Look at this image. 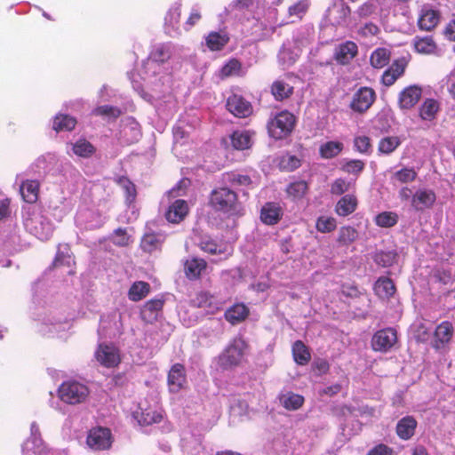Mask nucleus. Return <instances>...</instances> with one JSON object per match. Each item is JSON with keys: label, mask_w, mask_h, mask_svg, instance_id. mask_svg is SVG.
I'll return each instance as SVG.
<instances>
[{"label": "nucleus", "mask_w": 455, "mask_h": 455, "mask_svg": "<svg viewBox=\"0 0 455 455\" xmlns=\"http://www.w3.org/2000/svg\"><path fill=\"white\" fill-rule=\"evenodd\" d=\"M209 204L219 212L235 215L243 214L236 193L226 187L213 189L210 195Z\"/></svg>", "instance_id": "1"}, {"label": "nucleus", "mask_w": 455, "mask_h": 455, "mask_svg": "<svg viewBox=\"0 0 455 455\" xmlns=\"http://www.w3.org/2000/svg\"><path fill=\"white\" fill-rule=\"evenodd\" d=\"M295 124L296 116L288 110H283L268 120V135L275 140H283L291 135Z\"/></svg>", "instance_id": "2"}, {"label": "nucleus", "mask_w": 455, "mask_h": 455, "mask_svg": "<svg viewBox=\"0 0 455 455\" xmlns=\"http://www.w3.org/2000/svg\"><path fill=\"white\" fill-rule=\"evenodd\" d=\"M90 390L88 387L76 380L64 381L58 389L59 398L68 404H79L88 398Z\"/></svg>", "instance_id": "3"}, {"label": "nucleus", "mask_w": 455, "mask_h": 455, "mask_svg": "<svg viewBox=\"0 0 455 455\" xmlns=\"http://www.w3.org/2000/svg\"><path fill=\"white\" fill-rule=\"evenodd\" d=\"M246 347L247 345L243 339H235L220 355L221 365L226 368L238 365Z\"/></svg>", "instance_id": "4"}, {"label": "nucleus", "mask_w": 455, "mask_h": 455, "mask_svg": "<svg viewBox=\"0 0 455 455\" xmlns=\"http://www.w3.org/2000/svg\"><path fill=\"white\" fill-rule=\"evenodd\" d=\"M60 244L58 246L55 257L52 264L48 267L47 271L49 272H59L61 267H66L69 274L76 273V264L75 257L70 251V248L65 246L64 250L60 249Z\"/></svg>", "instance_id": "5"}, {"label": "nucleus", "mask_w": 455, "mask_h": 455, "mask_svg": "<svg viewBox=\"0 0 455 455\" xmlns=\"http://www.w3.org/2000/svg\"><path fill=\"white\" fill-rule=\"evenodd\" d=\"M86 443L94 451H104L111 447L112 434L108 428L95 427L89 431Z\"/></svg>", "instance_id": "6"}, {"label": "nucleus", "mask_w": 455, "mask_h": 455, "mask_svg": "<svg viewBox=\"0 0 455 455\" xmlns=\"http://www.w3.org/2000/svg\"><path fill=\"white\" fill-rule=\"evenodd\" d=\"M397 341L396 331L393 328H385L374 333L371 339V347L374 351L387 352Z\"/></svg>", "instance_id": "7"}, {"label": "nucleus", "mask_w": 455, "mask_h": 455, "mask_svg": "<svg viewBox=\"0 0 455 455\" xmlns=\"http://www.w3.org/2000/svg\"><path fill=\"white\" fill-rule=\"evenodd\" d=\"M94 355L97 362L106 368H115L121 363L119 351L113 345L100 344Z\"/></svg>", "instance_id": "8"}, {"label": "nucleus", "mask_w": 455, "mask_h": 455, "mask_svg": "<svg viewBox=\"0 0 455 455\" xmlns=\"http://www.w3.org/2000/svg\"><path fill=\"white\" fill-rule=\"evenodd\" d=\"M375 100L376 93L374 90L371 87L363 86L354 94L350 108L355 112L364 113L372 106Z\"/></svg>", "instance_id": "9"}, {"label": "nucleus", "mask_w": 455, "mask_h": 455, "mask_svg": "<svg viewBox=\"0 0 455 455\" xmlns=\"http://www.w3.org/2000/svg\"><path fill=\"white\" fill-rule=\"evenodd\" d=\"M191 306L202 308L206 314L213 315L220 310L221 303L219 299L206 291H200L196 293L190 299Z\"/></svg>", "instance_id": "10"}, {"label": "nucleus", "mask_w": 455, "mask_h": 455, "mask_svg": "<svg viewBox=\"0 0 455 455\" xmlns=\"http://www.w3.org/2000/svg\"><path fill=\"white\" fill-rule=\"evenodd\" d=\"M227 108L231 114L239 118H245L252 113L251 102L237 94H233L228 98Z\"/></svg>", "instance_id": "11"}, {"label": "nucleus", "mask_w": 455, "mask_h": 455, "mask_svg": "<svg viewBox=\"0 0 455 455\" xmlns=\"http://www.w3.org/2000/svg\"><path fill=\"white\" fill-rule=\"evenodd\" d=\"M436 201V195L432 189H418L411 197V206L416 212L431 209Z\"/></svg>", "instance_id": "12"}, {"label": "nucleus", "mask_w": 455, "mask_h": 455, "mask_svg": "<svg viewBox=\"0 0 455 455\" xmlns=\"http://www.w3.org/2000/svg\"><path fill=\"white\" fill-rule=\"evenodd\" d=\"M422 88L419 85L405 87L398 95V105L401 109H411L419 101Z\"/></svg>", "instance_id": "13"}, {"label": "nucleus", "mask_w": 455, "mask_h": 455, "mask_svg": "<svg viewBox=\"0 0 455 455\" xmlns=\"http://www.w3.org/2000/svg\"><path fill=\"white\" fill-rule=\"evenodd\" d=\"M440 20L441 13L438 10L423 6L418 19V27L423 31H432L437 27Z\"/></svg>", "instance_id": "14"}, {"label": "nucleus", "mask_w": 455, "mask_h": 455, "mask_svg": "<svg viewBox=\"0 0 455 455\" xmlns=\"http://www.w3.org/2000/svg\"><path fill=\"white\" fill-rule=\"evenodd\" d=\"M168 386L171 392L177 393L187 383L186 370L183 364L174 363L168 373Z\"/></svg>", "instance_id": "15"}, {"label": "nucleus", "mask_w": 455, "mask_h": 455, "mask_svg": "<svg viewBox=\"0 0 455 455\" xmlns=\"http://www.w3.org/2000/svg\"><path fill=\"white\" fill-rule=\"evenodd\" d=\"M454 327L451 322L443 321L438 324L434 332L433 347L441 349L448 344L453 336Z\"/></svg>", "instance_id": "16"}, {"label": "nucleus", "mask_w": 455, "mask_h": 455, "mask_svg": "<svg viewBox=\"0 0 455 455\" xmlns=\"http://www.w3.org/2000/svg\"><path fill=\"white\" fill-rule=\"evenodd\" d=\"M283 215V210L280 204L275 202L266 203L260 211V220L264 224L275 225Z\"/></svg>", "instance_id": "17"}, {"label": "nucleus", "mask_w": 455, "mask_h": 455, "mask_svg": "<svg viewBox=\"0 0 455 455\" xmlns=\"http://www.w3.org/2000/svg\"><path fill=\"white\" fill-rule=\"evenodd\" d=\"M358 53V48L355 43L347 41L339 44L334 53L335 60L340 65L348 64Z\"/></svg>", "instance_id": "18"}, {"label": "nucleus", "mask_w": 455, "mask_h": 455, "mask_svg": "<svg viewBox=\"0 0 455 455\" xmlns=\"http://www.w3.org/2000/svg\"><path fill=\"white\" fill-rule=\"evenodd\" d=\"M188 211L187 201L177 199L169 206L165 213V218L169 222L178 224L185 219Z\"/></svg>", "instance_id": "19"}, {"label": "nucleus", "mask_w": 455, "mask_h": 455, "mask_svg": "<svg viewBox=\"0 0 455 455\" xmlns=\"http://www.w3.org/2000/svg\"><path fill=\"white\" fill-rule=\"evenodd\" d=\"M418 422L412 416L402 418L396 424L395 432L402 440H410L415 434Z\"/></svg>", "instance_id": "20"}, {"label": "nucleus", "mask_w": 455, "mask_h": 455, "mask_svg": "<svg viewBox=\"0 0 455 455\" xmlns=\"http://www.w3.org/2000/svg\"><path fill=\"white\" fill-rule=\"evenodd\" d=\"M270 92L276 101H283L291 97L294 88L283 79H276L271 84Z\"/></svg>", "instance_id": "21"}, {"label": "nucleus", "mask_w": 455, "mask_h": 455, "mask_svg": "<svg viewBox=\"0 0 455 455\" xmlns=\"http://www.w3.org/2000/svg\"><path fill=\"white\" fill-rule=\"evenodd\" d=\"M413 48L419 54H435L437 50V44L432 36H415L413 38Z\"/></svg>", "instance_id": "22"}, {"label": "nucleus", "mask_w": 455, "mask_h": 455, "mask_svg": "<svg viewBox=\"0 0 455 455\" xmlns=\"http://www.w3.org/2000/svg\"><path fill=\"white\" fill-rule=\"evenodd\" d=\"M249 308L243 303H236L225 312V319L231 324H237L244 321L249 315Z\"/></svg>", "instance_id": "23"}, {"label": "nucleus", "mask_w": 455, "mask_h": 455, "mask_svg": "<svg viewBox=\"0 0 455 455\" xmlns=\"http://www.w3.org/2000/svg\"><path fill=\"white\" fill-rule=\"evenodd\" d=\"M309 191V185L305 180H295L291 182L285 188V193L291 201L302 200Z\"/></svg>", "instance_id": "24"}, {"label": "nucleus", "mask_w": 455, "mask_h": 455, "mask_svg": "<svg viewBox=\"0 0 455 455\" xmlns=\"http://www.w3.org/2000/svg\"><path fill=\"white\" fill-rule=\"evenodd\" d=\"M358 205V201L354 195H346L342 196L336 204L335 212L341 217H346L353 213Z\"/></svg>", "instance_id": "25"}, {"label": "nucleus", "mask_w": 455, "mask_h": 455, "mask_svg": "<svg viewBox=\"0 0 455 455\" xmlns=\"http://www.w3.org/2000/svg\"><path fill=\"white\" fill-rule=\"evenodd\" d=\"M207 263L203 259L192 258L187 259L184 263V272L186 276L190 279H197L202 272L206 269Z\"/></svg>", "instance_id": "26"}, {"label": "nucleus", "mask_w": 455, "mask_h": 455, "mask_svg": "<svg viewBox=\"0 0 455 455\" xmlns=\"http://www.w3.org/2000/svg\"><path fill=\"white\" fill-rule=\"evenodd\" d=\"M40 184L37 180H27L20 185V190L23 200L34 204L38 199Z\"/></svg>", "instance_id": "27"}, {"label": "nucleus", "mask_w": 455, "mask_h": 455, "mask_svg": "<svg viewBox=\"0 0 455 455\" xmlns=\"http://www.w3.org/2000/svg\"><path fill=\"white\" fill-rule=\"evenodd\" d=\"M278 400L280 404L287 411H297L301 408L305 403L303 395L291 391L279 395Z\"/></svg>", "instance_id": "28"}, {"label": "nucleus", "mask_w": 455, "mask_h": 455, "mask_svg": "<svg viewBox=\"0 0 455 455\" xmlns=\"http://www.w3.org/2000/svg\"><path fill=\"white\" fill-rule=\"evenodd\" d=\"M291 352L294 362L299 365H307L311 360L310 351L301 340L293 343Z\"/></svg>", "instance_id": "29"}, {"label": "nucleus", "mask_w": 455, "mask_h": 455, "mask_svg": "<svg viewBox=\"0 0 455 455\" xmlns=\"http://www.w3.org/2000/svg\"><path fill=\"white\" fill-rule=\"evenodd\" d=\"M164 243V237L160 234L156 233H147L143 235L140 247L146 252H153L156 250H160Z\"/></svg>", "instance_id": "30"}, {"label": "nucleus", "mask_w": 455, "mask_h": 455, "mask_svg": "<svg viewBox=\"0 0 455 455\" xmlns=\"http://www.w3.org/2000/svg\"><path fill=\"white\" fill-rule=\"evenodd\" d=\"M77 124L76 118L67 115V114H58L52 123V129L57 132H71L75 129Z\"/></svg>", "instance_id": "31"}, {"label": "nucleus", "mask_w": 455, "mask_h": 455, "mask_svg": "<svg viewBox=\"0 0 455 455\" xmlns=\"http://www.w3.org/2000/svg\"><path fill=\"white\" fill-rule=\"evenodd\" d=\"M229 42L227 33L211 32L205 38L206 46L212 52L222 50Z\"/></svg>", "instance_id": "32"}, {"label": "nucleus", "mask_w": 455, "mask_h": 455, "mask_svg": "<svg viewBox=\"0 0 455 455\" xmlns=\"http://www.w3.org/2000/svg\"><path fill=\"white\" fill-rule=\"evenodd\" d=\"M398 258L399 255L395 250L377 251L372 256L374 262L382 267H388L393 266L397 262Z\"/></svg>", "instance_id": "33"}, {"label": "nucleus", "mask_w": 455, "mask_h": 455, "mask_svg": "<svg viewBox=\"0 0 455 455\" xmlns=\"http://www.w3.org/2000/svg\"><path fill=\"white\" fill-rule=\"evenodd\" d=\"M73 153L83 158H90L96 153V148L86 139L80 138L72 145Z\"/></svg>", "instance_id": "34"}, {"label": "nucleus", "mask_w": 455, "mask_h": 455, "mask_svg": "<svg viewBox=\"0 0 455 455\" xmlns=\"http://www.w3.org/2000/svg\"><path fill=\"white\" fill-rule=\"evenodd\" d=\"M440 109L439 102L435 99H427L419 108V116L422 120L432 121Z\"/></svg>", "instance_id": "35"}, {"label": "nucleus", "mask_w": 455, "mask_h": 455, "mask_svg": "<svg viewBox=\"0 0 455 455\" xmlns=\"http://www.w3.org/2000/svg\"><path fill=\"white\" fill-rule=\"evenodd\" d=\"M232 147L236 150L248 149L251 146V138L247 131H235L230 135Z\"/></svg>", "instance_id": "36"}, {"label": "nucleus", "mask_w": 455, "mask_h": 455, "mask_svg": "<svg viewBox=\"0 0 455 455\" xmlns=\"http://www.w3.org/2000/svg\"><path fill=\"white\" fill-rule=\"evenodd\" d=\"M164 295L147 301L140 311L142 320H146L148 315L151 317L152 314L161 311L164 307Z\"/></svg>", "instance_id": "37"}, {"label": "nucleus", "mask_w": 455, "mask_h": 455, "mask_svg": "<svg viewBox=\"0 0 455 455\" xmlns=\"http://www.w3.org/2000/svg\"><path fill=\"white\" fill-rule=\"evenodd\" d=\"M390 51L386 48H378L372 52L370 61L375 68H382L389 63Z\"/></svg>", "instance_id": "38"}, {"label": "nucleus", "mask_w": 455, "mask_h": 455, "mask_svg": "<svg viewBox=\"0 0 455 455\" xmlns=\"http://www.w3.org/2000/svg\"><path fill=\"white\" fill-rule=\"evenodd\" d=\"M343 150V144L339 141H328L320 146L319 153L322 158L331 159L337 156Z\"/></svg>", "instance_id": "39"}, {"label": "nucleus", "mask_w": 455, "mask_h": 455, "mask_svg": "<svg viewBox=\"0 0 455 455\" xmlns=\"http://www.w3.org/2000/svg\"><path fill=\"white\" fill-rule=\"evenodd\" d=\"M358 238L357 230L351 226H343L339 228L338 243L344 246H348Z\"/></svg>", "instance_id": "40"}, {"label": "nucleus", "mask_w": 455, "mask_h": 455, "mask_svg": "<svg viewBox=\"0 0 455 455\" xmlns=\"http://www.w3.org/2000/svg\"><path fill=\"white\" fill-rule=\"evenodd\" d=\"M172 57L171 47L164 44L156 45L150 52V59L157 63H164Z\"/></svg>", "instance_id": "41"}, {"label": "nucleus", "mask_w": 455, "mask_h": 455, "mask_svg": "<svg viewBox=\"0 0 455 455\" xmlns=\"http://www.w3.org/2000/svg\"><path fill=\"white\" fill-rule=\"evenodd\" d=\"M117 184L124 190L126 203L128 204L134 203L137 196V189L134 183L127 177L122 176L118 178Z\"/></svg>", "instance_id": "42"}, {"label": "nucleus", "mask_w": 455, "mask_h": 455, "mask_svg": "<svg viewBox=\"0 0 455 455\" xmlns=\"http://www.w3.org/2000/svg\"><path fill=\"white\" fill-rule=\"evenodd\" d=\"M401 145V140L397 136H387L379 142L378 150L381 154L389 155Z\"/></svg>", "instance_id": "43"}, {"label": "nucleus", "mask_w": 455, "mask_h": 455, "mask_svg": "<svg viewBox=\"0 0 455 455\" xmlns=\"http://www.w3.org/2000/svg\"><path fill=\"white\" fill-rule=\"evenodd\" d=\"M398 214L393 212H383L375 217V223L380 228H392L398 222Z\"/></svg>", "instance_id": "44"}, {"label": "nucleus", "mask_w": 455, "mask_h": 455, "mask_svg": "<svg viewBox=\"0 0 455 455\" xmlns=\"http://www.w3.org/2000/svg\"><path fill=\"white\" fill-rule=\"evenodd\" d=\"M92 114L94 116H105L116 120L122 115V111L117 107L102 105L94 108Z\"/></svg>", "instance_id": "45"}, {"label": "nucleus", "mask_w": 455, "mask_h": 455, "mask_svg": "<svg viewBox=\"0 0 455 455\" xmlns=\"http://www.w3.org/2000/svg\"><path fill=\"white\" fill-rule=\"evenodd\" d=\"M365 164L359 159L349 160L344 163L340 170L344 172L358 176L364 169Z\"/></svg>", "instance_id": "46"}, {"label": "nucleus", "mask_w": 455, "mask_h": 455, "mask_svg": "<svg viewBox=\"0 0 455 455\" xmlns=\"http://www.w3.org/2000/svg\"><path fill=\"white\" fill-rule=\"evenodd\" d=\"M315 228L321 233H330L336 229L337 221L333 217L321 216L316 220Z\"/></svg>", "instance_id": "47"}, {"label": "nucleus", "mask_w": 455, "mask_h": 455, "mask_svg": "<svg viewBox=\"0 0 455 455\" xmlns=\"http://www.w3.org/2000/svg\"><path fill=\"white\" fill-rule=\"evenodd\" d=\"M163 417L160 413L152 411H141L137 416V419L141 426H149L154 423H158L162 420Z\"/></svg>", "instance_id": "48"}, {"label": "nucleus", "mask_w": 455, "mask_h": 455, "mask_svg": "<svg viewBox=\"0 0 455 455\" xmlns=\"http://www.w3.org/2000/svg\"><path fill=\"white\" fill-rule=\"evenodd\" d=\"M181 19V5L176 4L172 6L165 16V23L172 28L178 29Z\"/></svg>", "instance_id": "49"}, {"label": "nucleus", "mask_w": 455, "mask_h": 455, "mask_svg": "<svg viewBox=\"0 0 455 455\" xmlns=\"http://www.w3.org/2000/svg\"><path fill=\"white\" fill-rule=\"evenodd\" d=\"M301 165V160L293 155L286 154L282 156L280 161V166L283 170L291 172L298 168H299Z\"/></svg>", "instance_id": "50"}, {"label": "nucleus", "mask_w": 455, "mask_h": 455, "mask_svg": "<svg viewBox=\"0 0 455 455\" xmlns=\"http://www.w3.org/2000/svg\"><path fill=\"white\" fill-rule=\"evenodd\" d=\"M241 68V62L236 59H231L222 67L220 70L221 77H228L238 74Z\"/></svg>", "instance_id": "51"}, {"label": "nucleus", "mask_w": 455, "mask_h": 455, "mask_svg": "<svg viewBox=\"0 0 455 455\" xmlns=\"http://www.w3.org/2000/svg\"><path fill=\"white\" fill-rule=\"evenodd\" d=\"M149 292V286H131L128 291V298L132 301L137 302L146 298Z\"/></svg>", "instance_id": "52"}, {"label": "nucleus", "mask_w": 455, "mask_h": 455, "mask_svg": "<svg viewBox=\"0 0 455 455\" xmlns=\"http://www.w3.org/2000/svg\"><path fill=\"white\" fill-rule=\"evenodd\" d=\"M351 188V182L345 179H336L331 185V193L335 196H340L348 191Z\"/></svg>", "instance_id": "53"}, {"label": "nucleus", "mask_w": 455, "mask_h": 455, "mask_svg": "<svg viewBox=\"0 0 455 455\" xmlns=\"http://www.w3.org/2000/svg\"><path fill=\"white\" fill-rule=\"evenodd\" d=\"M395 177L401 183H408L416 180L417 172L412 168H403L395 173Z\"/></svg>", "instance_id": "54"}, {"label": "nucleus", "mask_w": 455, "mask_h": 455, "mask_svg": "<svg viewBox=\"0 0 455 455\" xmlns=\"http://www.w3.org/2000/svg\"><path fill=\"white\" fill-rule=\"evenodd\" d=\"M377 2L378 0L366 1L358 7L356 13L360 18H367L371 16L377 9Z\"/></svg>", "instance_id": "55"}, {"label": "nucleus", "mask_w": 455, "mask_h": 455, "mask_svg": "<svg viewBox=\"0 0 455 455\" xmlns=\"http://www.w3.org/2000/svg\"><path fill=\"white\" fill-rule=\"evenodd\" d=\"M354 146L359 153L368 154L371 147V139L368 136L355 137Z\"/></svg>", "instance_id": "56"}, {"label": "nucleus", "mask_w": 455, "mask_h": 455, "mask_svg": "<svg viewBox=\"0 0 455 455\" xmlns=\"http://www.w3.org/2000/svg\"><path fill=\"white\" fill-rule=\"evenodd\" d=\"M338 16L335 18L333 24L335 26H342L347 23V19L351 14V8L343 3L337 11Z\"/></svg>", "instance_id": "57"}, {"label": "nucleus", "mask_w": 455, "mask_h": 455, "mask_svg": "<svg viewBox=\"0 0 455 455\" xmlns=\"http://www.w3.org/2000/svg\"><path fill=\"white\" fill-rule=\"evenodd\" d=\"M114 239L113 243L117 246H127L129 245L131 239L127 235L126 230L124 228H119L114 232Z\"/></svg>", "instance_id": "58"}, {"label": "nucleus", "mask_w": 455, "mask_h": 455, "mask_svg": "<svg viewBox=\"0 0 455 455\" xmlns=\"http://www.w3.org/2000/svg\"><path fill=\"white\" fill-rule=\"evenodd\" d=\"M407 64V60L404 58H401L395 60L389 67L390 70L392 71L393 75L395 76L396 79H398L404 74Z\"/></svg>", "instance_id": "59"}, {"label": "nucleus", "mask_w": 455, "mask_h": 455, "mask_svg": "<svg viewBox=\"0 0 455 455\" xmlns=\"http://www.w3.org/2000/svg\"><path fill=\"white\" fill-rule=\"evenodd\" d=\"M312 369L315 375L321 376L328 373L330 371V364L327 360L323 358H317L312 363Z\"/></svg>", "instance_id": "60"}, {"label": "nucleus", "mask_w": 455, "mask_h": 455, "mask_svg": "<svg viewBox=\"0 0 455 455\" xmlns=\"http://www.w3.org/2000/svg\"><path fill=\"white\" fill-rule=\"evenodd\" d=\"M199 247L204 252H207L212 255H214L218 251H220L219 245L216 243L215 241H213L211 238L203 239L199 243Z\"/></svg>", "instance_id": "61"}, {"label": "nucleus", "mask_w": 455, "mask_h": 455, "mask_svg": "<svg viewBox=\"0 0 455 455\" xmlns=\"http://www.w3.org/2000/svg\"><path fill=\"white\" fill-rule=\"evenodd\" d=\"M366 455H395V452L392 447L379 443L371 448Z\"/></svg>", "instance_id": "62"}, {"label": "nucleus", "mask_w": 455, "mask_h": 455, "mask_svg": "<svg viewBox=\"0 0 455 455\" xmlns=\"http://www.w3.org/2000/svg\"><path fill=\"white\" fill-rule=\"evenodd\" d=\"M308 5L306 2L299 1L289 8L290 15H295L301 18V16L307 12Z\"/></svg>", "instance_id": "63"}, {"label": "nucleus", "mask_w": 455, "mask_h": 455, "mask_svg": "<svg viewBox=\"0 0 455 455\" xmlns=\"http://www.w3.org/2000/svg\"><path fill=\"white\" fill-rule=\"evenodd\" d=\"M229 181L232 185H237V186H249L251 183V180L250 176L248 175H242V174H232Z\"/></svg>", "instance_id": "64"}]
</instances>
